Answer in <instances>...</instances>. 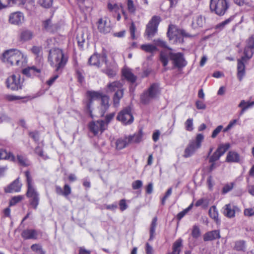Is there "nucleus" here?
<instances>
[{
  "mask_svg": "<svg viewBox=\"0 0 254 254\" xmlns=\"http://www.w3.org/2000/svg\"><path fill=\"white\" fill-rule=\"evenodd\" d=\"M221 156V155H220L219 152L216 150L210 157L209 161L210 163L215 162L216 161L219 160Z\"/></svg>",
  "mask_w": 254,
  "mask_h": 254,
  "instance_id": "864d4df0",
  "label": "nucleus"
},
{
  "mask_svg": "<svg viewBox=\"0 0 254 254\" xmlns=\"http://www.w3.org/2000/svg\"><path fill=\"white\" fill-rule=\"evenodd\" d=\"M157 218L155 217L153 218L150 228V237L149 240L151 241L154 239L156 227L157 226Z\"/></svg>",
  "mask_w": 254,
  "mask_h": 254,
  "instance_id": "e433bc0d",
  "label": "nucleus"
},
{
  "mask_svg": "<svg viewBox=\"0 0 254 254\" xmlns=\"http://www.w3.org/2000/svg\"><path fill=\"white\" fill-rule=\"evenodd\" d=\"M223 127L222 125H219L217 127L212 131L211 137L212 138H215L216 137L217 135L223 130Z\"/></svg>",
  "mask_w": 254,
  "mask_h": 254,
  "instance_id": "5fc2aeb1",
  "label": "nucleus"
},
{
  "mask_svg": "<svg viewBox=\"0 0 254 254\" xmlns=\"http://www.w3.org/2000/svg\"><path fill=\"white\" fill-rule=\"evenodd\" d=\"M21 184L19 181V178L15 179L7 187L5 188L4 191L6 193H11L13 192H19L21 190Z\"/></svg>",
  "mask_w": 254,
  "mask_h": 254,
  "instance_id": "f3484780",
  "label": "nucleus"
},
{
  "mask_svg": "<svg viewBox=\"0 0 254 254\" xmlns=\"http://www.w3.org/2000/svg\"><path fill=\"white\" fill-rule=\"evenodd\" d=\"M195 106L198 110H205L206 108V105L200 100H197L195 102Z\"/></svg>",
  "mask_w": 254,
  "mask_h": 254,
  "instance_id": "680f3d73",
  "label": "nucleus"
},
{
  "mask_svg": "<svg viewBox=\"0 0 254 254\" xmlns=\"http://www.w3.org/2000/svg\"><path fill=\"white\" fill-rule=\"evenodd\" d=\"M106 64V68L102 70V71L106 74L109 77H113L116 74V70L114 65L109 66L108 64Z\"/></svg>",
  "mask_w": 254,
  "mask_h": 254,
  "instance_id": "473e14b6",
  "label": "nucleus"
},
{
  "mask_svg": "<svg viewBox=\"0 0 254 254\" xmlns=\"http://www.w3.org/2000/svg\"><path fill=\"white\" fill-rule=\"evenodd\" d=\"M236 122H237L236 120H233L231 121L225 128H223V131L224 132H227L235 125Z\"/></svg>",
  "mask_w": 254,
  "mask_h": 254,
  "instance_id": "338daca9",
  "label": "nucleus"
},
{
  "mask_svg": "<svg viewBox=\"0 0 254 254\" xmlns=\"http://www.w3.org/2000/svg\"><path fill=\"white\" fill-rule=\"evenodd\" d=\"M17 160L18 164L23 167H27L30 165L29 160L25 156L22 155L18 154Z\"/></svg>",
  "mask_w": 254,
  "mask_h": 254,
  "instance_id": "4c0bfd02",
  "label": "nucleus"
},
{
  "mask_svg": "<svg viewBox=\"0 0 254 254\" xmlns=\"http://www.w3.org/2000/svg\"><path fill=\"white\" fill-rule=\"evenodd\" d=\"M233 19H234L233 16L230 17L229 18H228V19H226L225 20L222 21V22L219 23L218 24H217L215 26V29L219 30H222L225 27V26L227 24H229L231 21H232L233 20Z\"/></svg>",
  "mask_w": 254,
  "mask_h": 254,
  "instance_id": "79ce46f5",
  "label": "nucleus"
},
{
  "mask_svg": "<svg viewBox=\"0 0 254 254\" xmlns=\"http://www.w3.org/2000/svg\"><path fill=\"white\" fill-rule=\"evenodd\" d=\"M26 0H7V4L10 6L13 5H22L25 3Z\"/></svg>",
  "mask_w": 254,
  "mask_h": 254,
  "instance_id": "49530a36",
  "label": "nucleus"
},
{
  "mask_svg": "<svg viewBox=\"0 0 254 254\" xmlns=\"http://www.w3.org/2000/svg\"><path fill=\"white\" fill-rule=\"evenodd\" d=\"M205 23V18L201 15L195 16L193 17L191 27L193 29L201 28Z\"/></svg>",
  "mask_w": 254,
  "mask_h": 254,
  "instance_id": "6ab92c4d",
  "label": "nucleus"
},
{
  "mask_svg": "<svg viewBox=\"0 0 254 254\" xmlns=\"http://www.w3.org/2000/svg\"><path fill=\"white\" fill-rule=\"evenodd\" d=\"M209 6L210 11L219 16L224 15L229 7L228 0H210Z\"/></svg>",
  "mask_w": 254,
  "mask_h": 254,
  "instance_id": "0eeeda50",
  "label": "nucleus"
},
{
  "mask_svg": "<svg viewBox=\"0 0 254 254\" xmlns=\"http://www.w3.org/2000/svg\"><path fill=\"white\" fill-rule=\"evenodd\" d=\"M182 239L180 238L174 243L172 254H180L181 252L180 248L182 246Z\"/></svg>",
  "mask_w": 254,
  "mask_h": 254,
  "instance_id": "72a5a7b5",
  "label": "nucleus"
},
{
  "mask_svg": "<svg viewBox=\"0 0 254 254\" xmlns=\"http://www.w3.org/2000/svg\"><path fill=\"white\" fill-rule=\"evenodd\" d=\"M185 128L187 131H191L193 129V119H188L185 123Z\"/></svg>",
  "mask_w": 254,
  "mask_h": 254,
  "instance_id": "09e8293b",
  "label": "nucleus"
},
{
  "mask_svg": "<svg viewBox=\"0 0 254 254\" xmlns=\"http://www.w3.org/2000/svg\"><path fill=\"white\" fill-rule=\"evenodd\" d=\"M117 120L124 125H130L133 122L134 118L131 113L130 108H126L120 111L117 117Z\"/></svg>",
  "mask_w": 254,
  "mask_h": 254,
  "instance_id": "f8f14e48",
  "label": "nucleus"
},
{
  "mask_svg": "<svg viewBox=\"0 0 254 254\" xmlns=\"http://www.w3.org/2000/svg\"><path fill=\"white\" fill-rule=\"evenodd\" d=\"M98 29L99 31L103 34H107L110 32L111 27L106 20L100 18L97 22Z\"/></svg>",
  "mask_w": 254,
  "mask_h": 254,
  "instance_id": "a211bd4d",
  "label": "nucleus"
},
{
  "mask_svg": "<svg viewBox=\"0 0 254 254\" xmlns=\"http://www.w3.org/2000/svg\"><path fill=\"white\" fill-rule=\"evenodd\" d=\"M254 105V100H242L238 105V107L241 108V111L240 112L239 116H242L247 110L252 108Z\"/></svg>",
  "mask_w": 254,
  "mask_h": 254,
  "instance_id": "412c9836",
  "label": "nucleus"
},
{
  "mask_svg": "<svg viewBox=\"0 0 254 254\" xmlns=\"http://www.w3.org/2000/svg\"><path fill=\"white\" fill-rule=\"evenodd\" d=\"M23 199L22 195H17L12 197L9 200V206L15 205L17 203L19 202Z\"/></svg>",
  "mask_w": 254,
  "mask_h": 254,
  "instance_id": "de8ad7c7",
  "label": "nucleus"
},
{
  "mask_svg": "<svg viewBox=\"0 0 254 254\" xmlns=\"http://www.w3.org/2000/svg\"><path fill=\"white\" fill-rule=\"evenodd\" d=\"M209 216L213 219L216 223H220V220L219 219V214L216 207L215 205L211 207L209 210Z\"/></svg>",
  "mask_w": 254,
  "mask_h": 254,
  "instance_id": "c756f323",
  "label": "nucleus"
},
{
  "mask_svg": "<svg viewBox=\"0 0 254 254\" xmlns=\"http://www.w3.org/2000/svg\"><path fill=\"white\" fill-rule=\"evenodd\" d=\"M53 0H39V4L43 7L49 8L53 4Z\"/></svg>",
  "mask_w": 254,
  "mask_h": 254,
  "instance_id": "a18cd8bd",
  "label": "nucleus"
},
{
  "mask_svg": "<svg viewBox=\"0 0 254 254\" xmlns=\"http://www.w3.org/2000/svg\"><path fill=\"white\" fill-rule=\"evenodd\" d=\"M88 127L89 131L94 136H96L98 133L102 134L106 129V124L103 120L92 121L89 123Z\"/></svg>",
  "mask_w": 254,
  "mask_h": 254,
  "instance_id": "9b49d317",
  "label": "nucleus"
},
{
  "mask_svg": "<svg viewBox=\"0 0 254 254\" xmlns=\"http://www.w3.org/2000/svg\"><path fill=\"white\" fill-rule=\"evenodd\" d=\"M122 74L125 78L131 83H134L136 80V76L134 75L129 69H123Z\"/></svg>",
  "mask_w": 254,
  "mask_h": 254,
  "instance_id": "bb28decb",
  "label": "nucleus"
},
{
  "mask_svg": "<svg viewBox=\"0 0 254 254\" xmlns=\"http://www.w3.org/2000/svg\"><path fill=\"white\" fill-rule=\"evenodd\" d=\"M41 69L34 66L25 68L22 70V73L28 77H31L35 73H40Z\"/></svg>",
  "mask_w": 254,
  "mask_h": 254,
  "instance_id": "cd10ccee",
  "label": "nucleus"
},
{
  "mask_svg": "<svg viewBox=\"0 0 254 254\" xmlns=\"http://www.w3.org/2000/svg\"><path fill=\"white\" fill-rule=\"evenodd\" d=\"M23 79L19 74H13L8 77L6 81V87L13 91H17L22 88Z\"/></svg>",
  "mask_w": 254,
  "mask_h": 254,
  "instance_id": "9d476101",
  "label": "nucleus"
},
{
  "mask_svg": "<svg viewBox=\"0 0 254 254\" xmlns=\"http://www.w3.org/2000/svg\"><path fill=\"white\" fill-rule=\"evenodd\" d=\"M77 44L78 47L80 49H83L84 43L85 42V39L83 37V34H81L80 36H77Z\"/></svg>",
  "mask_w": 254,
  "mask_h": 254,
  "instance_id": "4d7b16f0",
  "label": "nucleus"
},
{
  "mask_svg": "<svg viewBox=\"0 0 254 254\" xmlns=\"http://www.w3.org/2000/svg\"><path fill=\"white\" fill-rule=\"evenodd\" d=\"M35 153L44 160H46L48 158L47 155L44 154L43 150L39 146L35 148Z\"/></svg>",
  "mask_w": 254,
  "mask_h": 254,
  "instance_id": "603ef678",
  "label": "nucleus"
},
{
  "mask_svg": "<svg viewBox=\"0 0 254 254\" xmlns=\"http://www.w3.org/2000/svg\"><path fill=\"white\" fill-rule=\"evenodd\" d=\"M33 33L28 30H24L21 32L20 34V39L21 41H26L32 39Z\"/></svg>",
  "mask_w": 254,
  "mask_h": 254,
  "instance_id": "58836bf2",
  "label": "nucleus"
},
{
  "mask_svg": "<svg viewBox=\"0 0 254 254\" xmlns=\"http://www.w3.org/2000/svg\"><path fill=\"white\" fill-rule=\"evenodd\" d=\"M254 179V165H253L250 171L249 175L247 178V181L249 187V192L252 195H254V186L253 185Z\"/></svg>",
  "mask_w": 254,
  "mask_h": 254,
  "instance_id": "4be33fe9",
  "label": "nucleus"
},
{
  "mask_svg": "<svg viewBox=\"0 0 254 254\" xmlns=\"http://www.w3.org/2000/svg\"><path fill=\"white\" fill-rule=\"evenodd\" d=\"M127 10L130 13H134L136 10V7L132 0H127Z\"/></svg>",
  "mask_w": 254,
  "mask_h": 254,
  "instance_id": "8fccbe9b",
  "label": "nucleus"
},
{
  "mask_svg": "<svg viewBox=\"0 0 254 254\" xmlns=\"http://www.w3.org/2000/svg\"><path fill=\"white\" fill-rule=\"evenodd\" d=\"M161 21V18L158 16H153L146 25L145 35L148 39L152 38L156 34L158 27Z\"/></svg>",
  "mask_w": 254,
  "mask_h": 254,
  "instance_id": "1a4fd4ad",
  "label": "nucleus"
},
{
  "mask_svg": "<svg viewBox=\"0 0 254 254\" xmlns=\"http://www.w3.org/2000/svg\"><path fill=\"white\" fill-rule=\"evenodd\" d=\"M59 28L58 23H53L51 18H48L42 22V29L47 32L54 33Z\"/></svg>",
  "mask_w": 254,
  "mask_h": 254,
  "instance_id": "2eb2a0df",
  "label": "nucleus"
},
{
  "mask_svg": "<svg viewBox=\"0 0 254 254\" xmlns=\"http://www.w3.org/2000/svg\"><path fill=\"white\" fill-rule=\"evenodd\" d=\"M220 238L219 230H213L206 232L203 235V240L205 242L210 241Z\"/></svg>",
  "mask_w": 254,
  "mask_h": 254,
  "instance_id": "b1692460",
  "label": "nucleus"
},
{
  "mask_svg": "<svg viewBox=\"0 0 254 254\" xmlns=\"http://www.w3.org/2000/svg\"><path fill=\"white\" fill-rule=\"evenodd\" d=\"M230 147V144L229 143L221 144L219 145L216 150L219 152L220 155L222 156L229 149Z\"/></svg>",
  "mask_w": 254,
  "mask_h": 254,
  "instance_id": "ea45409f",
  "label": "nucleus"
},
{
  "mask_svg": "<svg viewBox=\"0 0 254 254\" xmlns=\"http://www.w3.org/2000/svg\"><path fill=\"white\" fill-rule=\"evenodd\" d=\"M130 144L128 141L127 136H125L124 138H120L117 140L116 142V148L118 150H121L126 147L128 144Z\"/></svg>",
  "mask_w": 254,
  "mask_h": 254,
  "instance_id": "a878e982",
  "label": "nucleus"
},
{
  "mask_svg": "<svg viewBox=\"0 0 254 254\" xmlns=\"http://www.w3.org/2000/svg\"><path fill=\"white\" fill-rule=\"evenodd\" d=\"M48 61L52 66L56 68L55 71L58 72L65 65L67 58L64 56L61 49L54 48L49 51Z\"/></svg>",
  "mask_w": 254,
  "mask_h": 254,
  "instance_id": "20e7f679",
  "label": "nucleus"
},
{
  "mask_svg": "<svg viewBox=\"0 0 254 254\" xmlns=\"http://www.w3.org/2000/svg\"><path fill=\"white\" fill-rule=\"evenodd\" d=\"M124 95L123 89L117 91L113 96V104L115 107H118L120 104V100Z\"/></svg>",
  "mask_w": 254,
  "mask_h": 254,
  "instance_id": "2f4dec72",
  "label": "nucleus"
},
{
  "mask_svg": "<svg viewBox=\"0 0 254 254\" xmlns=\"http://www.w3.org/2000/svg\"><path fill=\"white\" fill-rule=\"evenodd\" d=\"M244 56L237 60V77L241 81L245 75V63L251 58L254 53V37L252 35L247 42Z\"/></svg>",
  "mask_w": 254,
  "mask_h": 254,
  "instance_id": "7ed1b4c3",
  "label": "nucleus"
},
{
  "mask_svg": "<svg viewBox=\"0 0 254 254\" xmlns=\"http://www.w3.org/2000/svg\"><path fill=\"white\" fill-rule=\"evenodd\" d=\"M27 184V189L34 188V186L33 183V180L29 170H27L24 172Z\"/></svg>",
  "mask_w": 254,
  "mask_h": 254,
  "instance_id": "c9c22d12",
  "label": "nucleus"
},
{
  "mask_svg": "<svg viewBox=\"0 0 254 254\" xmlns=\"http://www.w3.org/2000/svg\"><path fill=\"white\" fill-rule=\"evenodd\" d=\"M115 113H111L108 114H107L105 116V122L106 124V128H107V127L108 126V125L109 123L112 120L114 117L115 116Z\"/></svg>",
  "mask_w": 254,
  "mask_h": 254,
  "instance_id": "13d9d810",
  "label": "nucleus"
},
{
  "mask_svg": "<svg viewBox=\"0 0 254 254\" xmlns=\"http://www.w3.org/2000/svg\"><path fill=\"white\" fill-rule=\"evenodd\" d=\"M141 49L146 52L152 53L157 50V47L152 44H143L141 46Z\"/></svg>",
  "mask_w": 254,
  "mask_h": 254,
  "instance_id": "a19ab883",
  "label": "nucleus"
},
{
  "mask_svg": "<svg viewBox=\"0 0 254 254\" xmlns=\"http://www.w3.org/2000/svg\"><path fill=\"white\" fill-rule=\"evenodd\" d=\"M131 185L133 190H138L142 186V182L141 180H136L133 182Z\"/></svg>",
  "mask_w": 254,
  "mask_h": 254,
  "instance_id": "052dcab7",
  "label": "nucleus"
},
{
  "mask_svg": "<svg viewBox=\"0 0 254 254\" xmlns=\"http://www.w3.org/2000/svg\"><path fill=\"white\" fill-rule=\"evenodd\" d=\"M159 92V84L153 83L141 95L140 101L143 104H148L151 100L156 98Z\"/></svg>",
  "mask_w": 254,
  "mask_h": 254,
  "instance_id": "423d86ee",
  "label": "nucleus"
},
{
  "mask_svg": "<svg viewBox=\"0 0 254 254\" xmlns=\"http://www.w3.org/2000/svg\"><path fill=\"white\" fill-rule=\"evenodd\" d=\"M87 96L88 99L86 102L85 106L86 114L93 119V115L92 109L93 102L95 100H101L102 116H103L110 106L109 96L103 95L100 92L93 91H88L87 92Z\"/></svg>",
  "mask_w": 254,
  "mask_h": 254,
  "instance_id": "f257e3e1",
  "label": "nucleus"
},
{
  "mask_svg": "<svg viewBox=\"0 0 254 254\" xmlns=\"http://www.w3.org/2000/svg\"><path fill=\"white\" fill-rule=\"evenodd\" d=\"M71 188L67 184H65L64 187L63 195L67 196L71 193Z\"/></svg>",
  "mask_w": 254,
  "mask_h": 254,
  "instance_id": "69168bd1",
  "label": "nucleus"
},
{
  "mask_svg": "<svg viewBox=\"0 0 254 254\" xmlns=\"http://www.w3.org/2000/svg\"><path fill=\"white\" fill-rule=\"evenodd\" d=\"M119 205L120 207V209L122 211H125L126 209H127L128 207L126 203V200L125 199H122L120 200L119 201Z\"/></svg>",
  "mask_w": 254,
  "mask_h": 254,
  "instance_id": "bf43d9fd",
  "label": "nucleus"
},
{
  "mask_svg": "<svg viewBox=\"0 0 254 254\" xmlns=\"http://www.w3.org/2000/svg\"><path fill=\"white\" fill-rule=\"evenodd\" d=\"M246 249L245 242L244 241L240 240L236 242L235 249L238 251H243Z\"/></svg>",
  "mask_w": 254,
  "mask_h": 254,
  "instance_id": "c03bdc74",
  "label": "nucleus"
},
{
  "mask_svg": "<svg viewBox=\"0 0 254 254\" xmlns=\"http://www.w3.org/2000/svg\"><path fill=\"white\" fill-rule=\"evenodd\" d=\"M27 197L29 200V203L32 208L36 209L39 204L40 195L35 188L27 189L26 193Z\"/></svg>",
  "mask_w": 254,
  "mask_h": 254,
  "instance_id": "ddd939ff",
  "label": "nucleus"
},
{
  "mask_svg": "<svg viewBox=\"0 0 254 254\" xmlns=\"http://www.w3.org/2000/svg\"><path fill=\"white\" fill-rule=\"evenodd\" d=\"M4 60H6L11 65L21 66L24 62V55L19 50L11 49L6 50L2 54Z\"/></svg>",
  "mask_w": 254,
  "mask_h": 254,
  "instance_id": "39448f33",
  "label": "nucleus"
},
{
  "mask_svg": "<svg viewBox=\"0 0 254 254\" xmlns=\"http://www.w3.org/2000/svg\"><path fill=\"white\" fill-rule=\"evenodd\" d=\"M128 139V141L130 143H139L141 140L143 136L142 129H139V130L134 133L133 135H129L127 136Z\"/></svg>",
  "mask_w": 254,
  "mask_h": 254,
  "instance_id": "393cba45",
  "label": "nucleus"
},
{
  "mask_svg": "<svg viewBox=\"0 0 254 254\" xmlns=\"http://www.w3.org/2000/svg\"><path fill=\"white\" fill-rule=\"evenodd\" d=\"M154 42L156 46L170 49V48L167 47L166 42L161 39H158L154 40Z\"/></svg>",
  "mask_w": 254,
  "mask_h": 254,
  "instance_id": "6e6d98bb",
  "label": "nucleus"
},
{
  "mask_svg": "<svg viewBox=\"0 0 254 254\" xmlns=\"http://www.w3.org/2000/svg\"><path fill=\"white\" fill-rule=\"evenodd\" d=\"M107 64V55L105 53L102 54H94L88 59V63L90 65L96 66L99 67L102 63Z\"/></svg>",
  "mask_w": 254,
  "mask_h": 254,
  "instance_id": "4468645a",
  "label": "nucleus"
},
{
  "mask_svg": "<svg viewBox=\"0 0 254 254\" xmlns=\"http://www.w3.org/2000/svg\"><path fill=\"white\" fill-rule=\"evenodd\" d=\"M169 59L172 61L173 67L178 69H182L187 66L188 62L186 61L184 54L181 52H170L167 54L164 52H161L159 54V60L162 65L165 67L167 65Z\"/></svg>",
  "mask_w": 254,
  "mask_h": 254,
  "instance_id": "f03ea898",
  "label": "nucleus"
},
{
  "mask_svg": "<svg viewBox=\"0 0 254 254\" xmlns=\"http://www.w3.org/2000/svg\"><path fill=\"white\" fill-rule=\"evenodd\" d=\"M204 139V136L201 133L196 135L195 140L190 141L185 150L183 156L188 158L192 156L201 146V143Z\"/></svg>",
  "mask_w": 254,
  "mask_h": 254,
  "instance_id": "6e6552de",
  "label": "nucleus"
},
{
  "mask_svg": "<svg viewBox=\"0 0 254 254\" xmlns=\"http://www.w3.org/2000/svg\"><path fill=\"white\" fill-rule=\"evenodd\" d=\"M24 16L20 12H14L9 16V21L10 23L15 25H19L23 20Z\"/></svg>",
  "mask_w": 254,
  "mask_h": 254,
  "instance_id": "5701e85b",
  "label": "nucleus"
},
{
  "mask_svg": "<svg viewBox=\"0 0 254 254\" xmlns=\"http://www.w3.org/2000/svg\"><path fill=\"white\" fill-rule=\"evenodd\" d=\"M238 207L235 205L227 204H226L222 208V212L224 216L228 218H233L235 215V212Z\"/></svg>",
  "mask_w": 254,
  "mask_h": 254,
  "instance_id": "dca6fc26",
  "label": "nucleus"
},
{
  "mask_svg": "<svg viewBox=\"0 0 254 254\" xmlns=\"http://www.w3.org/2000/svg\"><path fill=\"white\" fill-rule=\"evenodd\" d=\"M0 159H5L11 161H15V157L11 152H7L5 150L0 149Z\"/></svg>",
  "mask_w": 254,
  "mask_h": 254,
  "instance_id": "c85d7f7f",
  "label": "nucleus"
},
{
  "mask_svg": "<svg viewBox=\"0 0 254 254\" xmlns=\"http://www.w3.org/2000/svg\"><path fill=\"white\" fill-rule=\"evenodd\" d=\"M234 185V183H231L230 184L225 185L223 187L222 193L224 194L228 193L233 189Z\"/></svg>",
  "mask_w": 254,
  "mask_h": 254,
  "instance_id": "3c124183",
  "label": "nucleus"
},
{
  "mask_svg": "<svg viewBox=\"0 0 254 254\" xmlns=\"http://www.w3.org/2000/svg\"><path fill=\"white\" fill-rule=\"evenodd\" d=\"M29 136L35 141L38 142L39 140V134L38 131H32L29 133Z\"/></svg>",
  "mask_w": 254,
  "mask_h": 254,
  "instance_id": "0e129e2a",
  "label": "nucleus"
},
{
  "mask_svg": "<svg viewBox=\"0 0 254 254\" xmlns=\"http://www.w3.org/2000/svg\"><path fill=\"white\" fill-rule=\"evenodd\" d=\"M38 231L34 229H27L21 233V236L24 240L37 239Z\"/></svg>",
  "mask_w": 254,
  "mask_h": 254,
  "instance_id": "aec40b11",
  "label": "nucleus"
},
{
  "mask_svg": "<svg viewBox=\"0 0 254 254\" xmlns=\"http://www.w3.org/2000/svg\"><path fill=\"white\" fill-rule=\"evenodd\" d=\"M122 84L119 81H116L108 84V90L110 92H116L118 90H122Z\"/></svg>",
  "mask_w": 254,
  "mask_h": 254,
  "instance_id": "7c9ffc66",
  "label": "nucleus"
},
{
  "mask_svg": "<svg viewBox=\"0 0 254 254\" xmlns=\"http://www.w3.org/2000/svg\"><path fill=\"white\" fill-rule=\"evenodd\" d=\"M136 30V27L134 23L132 22L129 26V31L130 33V35L132 39H134L135 38V32Z\"/></svg>",
  "mask_w": 254,
  "mask_h": 254,
  "instance_id": "e2e57ef3",
  "label": "nucleus"
},
{
  "mask_svg": "<svg viewBox=\"0 0 254 254\" xmlns=\"http://www.w3.org/2000/svg\"><path fill=\"white\" fill-rule=\"evenodd\" d=\"M107 7L108 9L111 11L114 10L116 11L119 9L118 5L116 3L112 4L111 3L109 2L108 3Z\"/></svg>",
  "mask_w": 254,
  "mask_h": 254,
  "instance_id": "774afa93",
  "label": "nucleus"
},
{
  "mask_svg": "<svg viewBox=\"0 0 254 254\" xmlns=\"http://www.w3.org/2000/svg\"><path fill=\"white\" fill-rule=\"evenodd\" d=\"M201 233L199 228L197 225H194L192 227L191 235L195 239H198L200 236Z\"/></svg>",
  "mask_w": 254,
  "mask_h": 254,
  "instance_id": "37998d69",
  "label": "nucleus"
},
{
  "mask_svg": "<svg viewBox=\"0 0 254 254\" xmlns=\"http://www.w3.org/2000/svg\"><path fill=\"white\" fill-rule=\"evenodd\" d=\"M226 161L229 162H238L239 161V155L235 152L230 151L227 156Z\"/></svg>",
  "mask_w": 254,
  "mask_h": 254,
  "instance_id": "f704fd0d",
  "label": "nucleus"
}]
</instances>
